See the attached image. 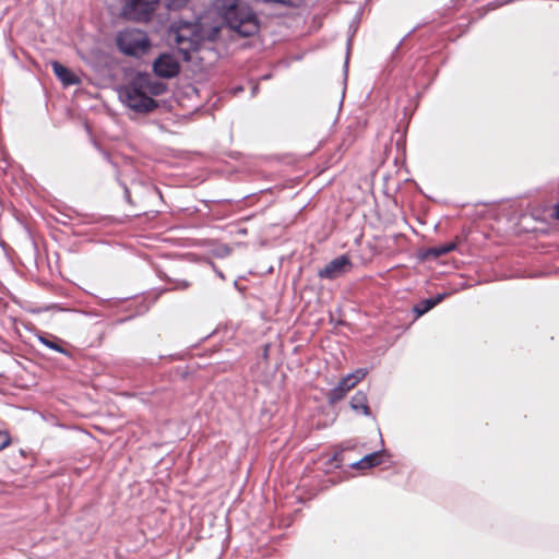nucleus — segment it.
<instances>
[{
  "mask_svg": "<svg viewBox=\"0 0 559 559\" xmlns=\"http://www.w3.org/2000/svg\"><path fill=\"white\" fill-rule=\"evenodd\" d=\"M386 455L385 451H376L365 455L361 460L353 464L352 466L357 469H366L380 465L383 462V457Z\"/></svg>",
  "mask_w": 559,
  "mask_h": 559,
  "instance_id": "obj_11",
  "label": "nucleus"
},
{
  "mask_svg": "<svg viewBox=\"0 0 559 559\" xmlns=\"http://www.w3.org/2000/svg\"><path fill=\"white\" fill-rule=\"evenodd\" d=\"M282 3H283V4H293L294 2H286V1H283Z\"/></svg>",
  "mask_w": 559,
  "mask_h": 559,
  "instance_id": "obj_20",
  "label": "nucleus"
},
{
  "mask_svg": "<svg viewBox=\"0 0 559 559\" xmlns=\"http://www.w3.org/2000/svg\"><path fill=\"white\" fill-rule=\"evenodd\" d=\"M350 265V261L347 257H338L329 262L323 269H321L318 275L321 278L333 280L343 273L344 267Z\"/></svg>",
  "mask_w": 559,
  "mask_h": 559,
  "instance_id": "obj_8",
  "label": "nucleus"
},
{
  "mask_svg": "<svg viewBox=\"0 0 559 559\" xmlns=\"http://www.w3.org/2000/svg\"><path fill=\"white\" fill-rule=\"evenodd\" d=\"M367 374L366 369H357L353 373L344 377L337 386L332 389L329 393V399L331 402L335 403L345 397V395L354 389Z\"/></svg>",
  "mask_w": 559,
  "mask_h": 559,
  "instance_id": "obj_5",
  "label": "nucleus"
},
{
  "mask_svg": "<svg viewBox=\"0 0 559 559\" xmlns=\"http://www.w3.org/2000/svg\"><path fill=\"white\" fill-rule=\"evenodd\" d=\"M39 341L43 345L47 346L50 349L61 353L68 357L71 356V353L64 347V344H66L64 341H62L56 336H52V335L40 336Z\"/></svg>",
  "mask_w": 559,
  "mask_h": 559,
  "instance_id": "obj_13",
  "label": "nucleus"
},
{
  "mask_svg": "<svg viewBox=\"0 0 559 559\" xmlns=\"http://www.w3.org/2000/svg\"><path fill=\"white\" fill-rule=\"evenodd\" d=\"M554 217L559 221V202L555 205Z\"/></svg>",
  "mask_w": 559,
  "mask_h": 559,
  "instance_id": "obj_18",
  "label": "nucleus"
},
{
  "mask_svg": "<svg viewBox=\"0 0 559 559\" xmlns=\"http://www.w3.org/2000/svg\"><path fill=\"white\" fill-rule=\"evenodd\" d=\"M11 442V438L8 431L0 430V451L5 449Z\"/></svg>",
  "mask_w": 559,
  "mask_h": 559,
  "instance_id": "obj_15",
  "label": "nucleus"
},
{
  "mask_svg": "<svg viewBox=\"0 0 559 559\" xmlns=\"http://www.w3.org/2000/svg\"><path fill=\"white\" fill-rule=\"evenodd\" d=\"M350 407L355 412L362 413L364 415H369L370 414V408H369V405H368L367 395L364 392H361V391L356 392L352 396V399H350Z\"/></svg>",
  "mask_w": 559,
  "mask_h": 559,
  "instance_id": "obj_12",
  "label": "nucleus"
},
{
  "mask_svg": "<svg viewBox=\"0 0 559 559\" xmlns=\"http://www.w3.org/2000/svg\"><path fill=\"white\" fill-rule=\"evenodd\" d=\"M119 50L131 57H142L151 48V41L146 33L139 29H124L117 36Z\"/></svg>",
  "mask_w": 559,
  "mask_h": 559,
  "instance_id": "obj_3",
  "label": "nucleus"
},
{
  "mask_svg": "<svg viewBox=\"0 0 559 559\" xmlns=\"http://www.w3.org/2000/svg\"><path fill=\"white\" fill-rule=\"evenodd\" d=\"M224 20L228 27L242 37L255 35L260 29L257 14L245 2H231Z\"/></svg>",
  "mask_w": 559,
  "mask_h": 559,
  "instance_id": "obj_2",
  "label": "nucleus"
},
{
  "mask_svg": "<svg viewBox=\"0 0 559 559\" xmlns=\"http://www.w3.org/2000/svg\"><path fill=\"white\" fill-rule=\"evenodd\" d=\"M269 349H270V345H265L264 346V350H263V358L264 359H267V357H269Z\"/></svg>",
  "mask_w": 559,
  "mask_h": 559,
  "instance_id": "obj_19",
  "label": "nucleus"
},
{
  "mask_svg": "<svg viewBox=\"0 0 559 559\" xmlns=\"http://www.w3.org/2000/svg\"><path fill=\"white\" fill-rule=\"evenodd\" d=\"M223 22L215 23L205 31L201 24H183L175 31L174 40L178 51L182 55L185 61L191 60V52L198 51L207 39L214 43L218 39L223 28Z\"/></svg>",
  "mask_w": 559,
  "mask_h": 559,
  "instance_id": "obj_1",
  "label": "nucleus"
},
{
  "mask_svg": "<svg viewBox=\"0 0 559 559\" xmlns=\"http://www.w3.org/2000/svg\"><path fill=\"white\" fill-rule=\"evenodd\" d=\"M179 3H180V2H175V1L168 2V4H167V9H168V10H175V9H178V8H179Z\"/></svg>",
  "mask_w": 559,
  "mask_h": 559,
  "instance_id": "obj_17",
  "label": "nucleus"
},
{
  "mask_svg": "<svg viewBox=\"0 0 559 559\" xmlns=\"http://www.w3.org/2000/svg\"><path fill=\"white\" fill-rule=\"evenodd\" d=\"M158 2H126L122 14L135 22H148Z\"/></svg>",
  "mask_w": 559,
  "mask_h": 559,
  "instance_id": "obj_6",
  "label": "nucleus"
},
{
  "mask_svg": "<svg viewBox=\"0 0 559 559\" xmlns=\"http://www.w3.org/2000/svg\"><path fill=\"white\" fill-rule=\"evenodd\" d=\"M455 248H456L455 242H450L447 245H441V246L431 248L429 250V253L436 258H439L441 255L448 254L449 252L453 251Z\"/></svg>",
  "mask_w": 559,
  "mask_h": 559,
  "instance_id": "obj_14",
  "label": "nucleus"
},
{
  "mask_svg": "<svg viewBox=\"0 0 559 559\" xmlns=\"http://www.w3.org/2000/svg\"><path fill=\"white\" fill-rule=\"evenodd\" d=\"M180 69V63L170 53H162L153 63V71L159 78H175L179 74Z\"/></svg>",
  "mask_w": 559,
  "mask_h": 559,
  "instance_id": "obj_7",
  "label": "nucleus"
},
{
  "mask_svg": "<svg viewBox=\"0 0 559 559\" xmlns=\"http://www.w3.org/2000/svg\"><path fill=\"white\" fill-rule=\"evenodd\" d=\"M55 75L66 86L76 85L80 83V79L67 67L62 66L58 61H53L51 63Z\"/></svg>",
  "mask_w": 559,
  "mask_h": 559,
  "instance_id": "obj_10",
  "label": "nucleus"
},
{
  "mask_svg": "<svg viewBox=\"0 0 559 559\" xmlns=\"http://www.w3.org/2000/svg\"><path fill=\"white\" fill-rule=\"evenodd\" d=\"M134 81L141 85V88L151 97L162 95L166 91L164 83L153 80L147 74L136 76Z\"/></svg>",
  "mask_w": 559,
  "mask_h": 559,
  "instance_id": "obj_9",
  "label": "nucleus"
},
{
  "mask_svg": "<svg viewBox=\"0 0 559 559\" xmlns=\"http://www.w3.org/2000/svg\"><path fill=\"white\" fill-rule=\"evenodd\" d=\"M441 300V297H438L437 299H428L426 300V306L423 310H419L418 313L423 314L426 311L430 310L432 307H435L439 301Z\"/></svg>",
  "mask_w": 559,
  "mask_h": 559,
  "instance_id": "obj_16",
  "label": "nucleus"
},
{
  "mask_svg": "<svg viewBox=\"0 0 559 559\" xmlns=\"http://www.w3.org/2000/svg\"><path fill=\"white\" fill-rule=\"evenodd\" d=\"M123 97L127 106L136 112H151L157 107L156 100L146 95L134 80L124 87Z\"/></svg>",
  "mask_w": 559,
  "mask_h": 559,
  "instance_id": "obj_4",
  "label": "nucleus"
}]
</instances>
